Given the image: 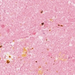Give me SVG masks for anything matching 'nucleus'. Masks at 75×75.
Listing matches in <instances>:
<instances>
[{
  "label": "nucleus",
  "instance_id": "obj_2",
  "mask_svg": "<svg viewBox=\"0 0 75 75\" xmlns=\"http://www.w3.org/2000/svg\"><path fill=\"white\" fill-rule=\"evenodd\" d=\"M42 13V12H41V13Z\"/></svg>",
  "mask_w": 75,
  "mask_h": 75
},
{
  "label": "nucleus",
  "instance_id": "obj_1",
  "mask_svg": "<svg viewBox=\"0 0 75 75\" xmlns=\"http://www.w3.org/2000/svg\"><path fill=\"white\" fill-rule=\"evenodd\" d=\"M42 25H44V23H42Z\"/></svg>",
  "mask_w": 75,
  "mask_h": 75
},
{
  "label": "nucleus",
  "instance_id": "obj_3",
  "mask_svg": "<svg viewBox=\"0 0 75 75\" xmlns=\"http://www.w3.org/2000/svg\"><path fill=\"white\" fill-rule=\"evenodd\" d=\"M37 62V61H36V62Z\"/></svg>",
  "mask_w": 75,
  "mask_h": 75
}]
</instances>
